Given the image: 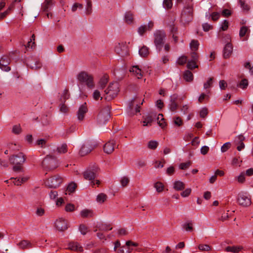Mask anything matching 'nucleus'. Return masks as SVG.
<instances>
[{"label": "nucleus", "instance_id": "9d476101", "mask_svg": "<svg viewBox=\"0 0 253 253\" xmlns=\"http://www.w3.org/2000/svg\"><path fill=\"white\" fill-rule=\"evenodd\" d=\"M97 146V144H92L91 142L84 143L80 150V154L81 156H84L89 153Z\"/></svg>", "mask_w": 253, "mask_h": 253}, {"label": "nucleus", "instance_id": "20e7f679", "mask_svg": "<svg viewBox=\"0 0 253 253\" xmlns=\"http://www.w3.org/2000/svg\"><path fill=\"white\" fill-rule=\"evenodd\" d=\"M119 91V87L118 83L115 82L110 84L108 88L104 91L105 99L108 101L113 99L117 96Z\"/></svg>", "mask_w": 253, "mask_h": 253}, {"label": "nucleus", "instance_id": "c9c22d12", "mask_svg": "<svg viewBox=\"0 0 253 253\" xmlns=\"http://www.w3.org/2000/svg\"><path fill=\"white\" fill-rule=\"evenodd\" d=\"M249 83L248 81L246 79H242L237 86L243 89H245L247 88Z\"/></svg>", "mask_w": 253, "mask_h": 253}, {"label": "nucleus", "instance_id": "603ef678", "mask_svg": "<svg viewBox=\"0 0 253 253\" xmlns=\"http://www.w3.org/2000/svg\"><path fill=\"white\" fill-rule=\"evenodd\" d=\"M187 67L188 69L193 70L196 68H198V65H196V62L189 61L187 63Z\"/></svg>", "mask_w": 253, "mask_h": 253}, {"label": "nucleus", "instance_id": "a19ab883", "mask_svg": "<svg viewBox=\"0 0 253 253\" xmlns=\"http://www.w3.org/2000/svg\"><path fill=\"white\" fill-rule=\"evenodd\" d=\"M11 179H14V178H11ZM28 179L27 178H14V181H13V183L14 184V185H20L22 183H23V182H25V181H27V180Z\"/></svg>", "mask_w": 253, "mask_h": 253}, {"label": "nucleus", "instance_id": "f257e3e1", "mask_svg": "<svg viewBox=\"0 0 253 253\" xmlns=\"http://www.w3.org/2000/svg\"><path fill=\"white\" fill-rule=\"evenodd\" d=\"M11 164L13 165V170L16 172L23 171V164L26 161L25 156L22 153H19L17 155H12L9 158Z\"/></svg>", "mask_w": 253, "mask_h": 253}, {"label": "nucleus", "instance_id": "774afa93", "mask_svg": "<svg viewBox=\"0 0 253 253\" xmlns=\"http://www.w3.org/2000/svg\"><path fill=\"white\" fill-rule=\"evenodd\" d=\"M244 67L245 68L249 69L252 75H253V66H252L249 62L245 63Z\"/></svg>", "mask_w": 253, "mask_h": 253}, {"label": "nucleus", "instance_id": "ea45409f", "mask_svg": "<svg viewBox=\"0 0 253 253\" xmlns=\"http://www.w3.org/2000/svg\"><path fill=\"white\" fill-rule=\"evenodd\" d=\"M154 187L158 192L160 193L164 190V185L162 182H157L154 184Z\"/></svg>", "mask_w": 253, "mask_h": 253}, {"label": "nucleus", "instance_id": "2eb2a0df", "mask_svg": "<svg viewBox=\"0 0 253 253\" xmlns=\"http://www.w3.org/2000/svg\"><path fill=\"white\" fill-rule=\"evenodd\" d=\"M10 58L7 56H3L0 60V69L6 72L10 70V67L8 66L10 63Z\"/></svg>", "mask_w": 253, "mask_h": 253}, {"label": "nucleus", "instance_id": "4c0bfd02", "mask_svg": "<svg viewBox=\"0 0 253 253\" xmlns=\"http://www.w3.org/2000/svg\"><path fill=\"white\" fill-rule=\"evenodd\" d=\"M239 2L243 10L246 11L250 10V6L246 3V0H239Z\"/></svg>", "mask_w": 253, "mask_h": 253}, {"label": "nucleus", "instance_id": "ddd939ff", "mask_svg": "<svg viewBox=\"0 0 253 253\" xmlns=\"http://www.w3.org/2000/svg\"><path fill=\"white\" fill-rule=\"evenodd\" d=\"M138 246V244L137 243L131 241H126V245L121 247L118 250V253H130L132 250L130 249V246L137 247Z\"/></svg>", "mask_w": 253, "mask_h": 253}, {"label": "nucleus", "instance_id": "c03bdc74", "mask_svg": "<svg viewBox=\"0 0 253 253\" xmlns=\"http://www.w3.org/2000/svg\"><path fill=\"white\" fill-rule=\"evenodd\" d=\"M198 249L202 252L209 251L211 249V247L207 244H200Z\"/></svg>", "mask_w": 253, "mask_h": 253}, {"label": "nucleus", "instance_id": "aec40b11", "mask_svg": "<svg viewBox=\"0 0 253 253\" xmlns=\"http://www.w3.org/2000/svg\"><path fill=\"white\" fill-rule=\"evenodd\" d=\"M233 51V46L231 43H227L223 49V57L224 58H228L231 55Z\"/></svg>", "mask_w": 253, "mask_h": 253}, {"label": "nucleus", "instance_id": "338daca9", "mask_svg": "<svg viewBox=\"0 0 253 253\" xmlns=\"http://www.w3.org/2000/svg\"><path fill=\"white\" fill-rule=\"evenodd\" d=\"M203 30L205 32H208L210 30L212 29L213 28V26L208 23H204L202 25Z\"/></svg>", "mask_w": 253, "mask_h": 253}, {"label": "nucleus", "instance_id": "39448f33", "mask_svg": "<svg viewBox=\"0 0 253 253\" xmlns=\"http://www.w3.org/2000/svg\"><path fill=\"white\" fill-rule=\"evenodd\" d=\"M154 42L156 48L160 51L163 47L166 37V34L163 31L158 30L154 34Z\"/></svg>", "mask_w": 253, "mask_h": 253}, {"label": "nucleus", "instance_id": "f3484780", "mask_svg": "<svg viewBox=\"0 0 253 253\" xmlns=\"http://www.w3.org/2000/svg\"><path fill=\"white\" fill-rule=\"evenodd\" d=\"M154 26V23L150 21L147 25H142L138 29V33L142 36L147 31H151Z\"/></svg>", "mask_w": 253, "mask_h": 253}, {"label": "nucleus", "instance_id": "c85d7f7f", "mask_svg": "<svg viewBox=\"0 0 253 253\" xmlns=\"http://www.w3.org/2000/svg\"><path fill=\"white\" fill-rule=\"evenodd\" d=\"M81 215L84 218L92 217L93 215L92 211L87 209L81 211Z\"/></svg>", "mask_w": 253, "mask_h": 253}, {"label": "nucleus", "instance_id": "f704fd0d", "mask_svg": "<svg viewBox=\"0 0 253 253\" xmlns=\"http://www.w3.org/2000/svg\"><path fill=\"white\" fill-rule=\"evenodd\" d=\"M67 145L66 143L62 144L57 148L58 152L60 154L66 153L67 152Z\"/></svg>", "mask_w": 253, "mask_h": 253}, {"label": "nucleus", "instance_id": "bf43d9fd", "mask_svg": "<svg viewBox=\"0 0 253 253\" xmlns=\"http://www.w3.org/2000/svg\"><path fill=\"white\" fill-rule=\"evenodd\" d=\"M65 210L67 212H72L75 210V206L72 204H68L66 205L65 208Z\"/></svg>", "mask_w": 253, "mask_h": 253}, {"label": "nucleus", "instance_id": "7ed1b4c3", "mask_svg": "<svg viewBox=\"0 0 253 253\" xmlns=\"http://www.w3.org/2000/svg\"><path fill=\"white\" fill-rule=\"evenodd\" d=\"M77 79L80 83L84 84L89 88L94 86L93 76L85 71L80 72L78 75Z\"/></svg>", "mask_w": 253, "mask_h": 253}, {"label": "nucleus", "instance_id": "09e8293b", "mask_svg": "<svg viewBox=\"0 0 253 253\" xmlns=\"http://www.w3.org/2000/svg\"><path fill=\"white\" fill-rule=\"evenodd\" d=\"M77 187V185L75 183H70L67 188L66 191L68 192L72 193L75 191L76 188Z\"/></svg>", "mask_w": 253, "mask_h": 253}, {"label": "nucleus", "instance_id": "4468645a", "mask_svg": "<svg viewBox=\"0 0 253 253\" xmlns=\"http://www.w3.org/2000/svg\"><path fill=\"white\" fill-rule=\"evenodd\" d=\"M115 51L122 57L126 56L129 54L127 46L124 43H119L115 47Z\"/></svg>", "mask_w": 253, "mask_h": 253}, {"label": "nucleus", "instance_id": "f8f14e48", "mask_svg": "<svg viewBox=\"0 0 253 253\" xmlns=\"http://www.w3.org/2000/svg\"><path fill=\"white\" fill-rule=\"evenodd\" d=\"M55 226L58 231L63 232L68 228V222L65 219L60 218L55 222Z\"/></svg>", "mask_w": 253, "mask_h": 253}, {"label": "nucleus", "instance_id": "4be33fe9", "mask_svg": "<svg viewBox=\"0 0 253 253\" xmlns=\"http://www.w3.org/2000/svg\"><path fill=\"white\" fill-rule=\"evenodd\" d=\"M130 72H132L138 79H141L142 76V72L141 70L139 68L138 66H133L129 70Z\"/></svg>", "mask_w": 253, "mask_h": 253}, {"label": "nucleus", "instance_id": "9b49d317", "mask_svg": "<svg viewBox=\"0 0 253 253\" xmlns=\"http://www.w3.org/2000/svg\"><path fill=\"white\" fill-rule=\"evenodd\" d=\"M239 204L243 207H248L251 204V199L246 194L239 193L237 199Z\"/></svg>", "mask_w": 253, "mask_h": 253}, {"label": "nucleus", "instance_id": "2f4dec72", "mask_svg": "<svg viewBox=\"0 0 253 253\" xmlns=\"http://www.w3.org/2000/svg\"><path fill=\"white\" fill-rule=\"evenodd\" d=\"M107 198V196L105 194L101 193L97 195L96 198V201L98 203L102 204L106 201Z\"/></svg>", "mask_w": 253, "mask_h": 253}, {"label": "nucleus", "instance_id": "5fc2aeb1", "mask_svg": "<svg viewBox=\"0 0 253 253\" xmlns=\"http://www.w3.org/2000/svg\"><path fill=\"white\" fill-rule=\"evenodd\" d=\"M42 64L39 61H36L34 63H32L30 64V67L32 69L37 70L41 68Z\"/></svg>", "mask_w": 253, "mask_h": 253}, {"label": "nucleus", "instance_id": "58836bf2", "mask_svg": "<svg viewBox=\"0 0 253 253\" xmlns=\"http://www.w3.org/2000/svg\"><path fill=\"white\" fill-rule=\"evenodd\" d=\"M158 142L157 141L151 140L148 143V148L150 149L155 150L158 146Z\"/></svg>", "mask_w": 253, "mask_h": 253}, {"label": "nucleus", "instance_id": "37998d69", "mask_svg": "<svg viewBox=\"0 0 253 253\" xmlns=\"http://www.w3.org/2000/svg\"><path fill=\"white\" fill-rule=\"evenodd\" d=\"M86 14L90 15L92 12V2L90 0H86Z\"/></svg>", "mask_w": 253, "mask_h": 253}, {"label": "nucleus", "instance_id": "473e14b6", "mask_svg": "<svg viewBox=\"0 0 253 253\" xmlns=\"http://www.w3.org/2000/svg\"><path fill=\"white\" fill-rule=\"evenodd\" d=\"M157 121L158 124L162 128H164L166 126V123L164 120V118L162 114H159L158 115L157 117Z\"/></svg>", "mask_w": 253, "mask_h": 253}, {"label": "nucleus", "instance_id": "0e129e2a", "mask_svg": "<svg viewBox=\"0 0 253 253\" xmlns=\"http://www.w3.org/2000/svg\"><path fill=\"white\" fill-rule=\"evenodd\" d=\"M208 109L206 107L203 108L200 112V117L203 118H205L207 116V115H208Z\"/></svg>", "mask_w": 253, "mask_h": 253}, {"label": "nucleus", "instance_id": "b1692460", "mask_svg": "<svg viewBox=\"0 0 253 253\" xmlns=\"http://www.w3.org/2000/svg\"><path fill=\"white\" fill-rule=\"evenodd\" d=\"M175 19H172L171 21L169 23L168 26L171 35H177L178 33L177 27L174 24Z\"/></svg>", "mask_w": 253, "mask_h": 253}, {"label": "nucleus", "instance_id": "69168bd1", "mask_svg": "<svg viewBox=\"0 0 253 253\" xmlns=\"http://www.w3.org/2000/svg\"><path fill=\"white\" fill-rule=\"evenodd\" d=\"M118 234L119 236H126L128 234V232L125 228H121L118 229Z\"/></svg>", "mask_w": 253, "mask_h": 253}, {"label": "nucleus", "instance_id": "1a4fd4ad", "mask_svg": "<svg viewBox=\"0 0 253 253\" xmlns=\"http://www.w3.org/2000/svg\"><path fill=\"white\" fill-rule=\"evenodd\" d=\"M84 177L86 180L91 181V184L92 187L95 185V183L93 181L97 176V170L94 169H87L83 173Z\"/></svg>", "mask_w": 253, "mask_h": 253}, {"label": "nucleus", "instance_id": "6e6552de", "mask_svg": "<svg viewBox=\"0 0 253 253\" xmlns=\"http://www.w3.org/2000/svg\"><path fill=\"white\" fill-rule=\"evenodd\" d=\"M62 181L63 179L61 176L56 175L48 178L45 183L49 188H56L59 186Z\"/></svg>", "mask_w": 253, "mask_h": 253}, {"label": "nucleus", "instance_id": "393cba45", "mask_svg": "<svg viewBox=\"0 0 253 253\" xmlns=\"http://www.w3.org/2000/svg\"><path fill=\"white\" fill-rule=\"evenodd\" d=\"M243 249L242 246H228L226 248L225 251L227 252H232L237 253Z\"/></svg>", "mask_w": 253, "mask_h": 253}, {"label": "nucleus", "instance_id": "864d4df0", "mask_svg": "<svg viewBox=\"0 0 253 253\" xmlns=\"http://www.w3.org/2000/svg\"><path fill=\"white\" fill-rule=\"evenodd\" d=\"M129 182V179L126 176L123 177L120 180L121 184L123 187L126 186L128 184Z\"/></svg>", "mask_w": 253, "mask_h": 253}, {"label": "nucleus", "instance_id": "49530a36", "mask_svg": "<svg viewBox=\"0 0 253 253\" xmlns=\"http://www.w3.org/2000/svg\"><path fill=\"white\" fill-rule=\"evenodd\" d=\"M9 149L12 151H16L19 150L20 146L15 143H9L7 145Z\"/></svg>", "mask_w": 253, "mask_h": 253}, {"label": "nucleus", "instance_id": "bb28decb", "mask_svg": "<svg viewBox=\"0 0 253 253\" xmlns=\"http://www.w3.org/2000/svg\"><path fill=\"white\" fill-rule=\"evenodd\" d=\"M125 22L128 24H131L133 22V15L130 11H127L125 15Z\"/></svg>", "mask_w": 253, "mask_h": 253}, {"label": "nucleus", "instance_id": "de8ad7c7", "mask_svg": "<svg viewBox=\"0 0 253 253\" xmlns=\"http://www.w3.org/2000/svg\"><path fill=\"white\" fill-rule=\"evenodd\" d=\"M182 227L186 231H192L193 229V224L191 222L185 223L182 225Z\"/></svg>", "mask_w": 253, "mask_h": 253}, {"label": "nucleus", "instance_id": "5701e85b", "mask_svg": "<svg viewBox=\"0 0 253 253\" xmlns=\"http://www.w3.org/2000/svg\"><path fill=\"white\" fill-rule=\"evenodd\" d=\"M53 4L52 0H45L42 4V9L43 11L48 12Z\"/></svg>", "mask_w": 253, "mask_h": 253}, {"label": "nucleus", "instance_id": "cd10ccee", "mask_svg": "<svg viewBox=\"0 0 253 253\" xmlns=\"http://www.w3.org/2000/svg\"><path fill=\"white\" fill-rule=\"evenodd\" d=\"M185 184L180 181H176L173 183V188L176 191H181L184 189Z\"/></svg>", "mask_w": 253, "mask_h": 253}, {"label": "nucleus", "instance_id": "7c9ffc66", "mask_svg": "<svg viewBox=\"0 0 253 253\" xmlns=\"http://www.w3.org/2000/svg\"><path fill=\"white\" fill-rule=\"evenodd\" d=\"M109 77L107 75H104L100 80L99 85L101 88H104L108 82Z\"/></svg>", "mask_w": 253, "mask_h": 253}, {"label": "nucleus", "instance_id": "72a5a7b5", "mask_svg": "<svg viewBox=\"0 0 253 253\" xmlns=\"http://www.w3.org/2000/svg\"><path fill=\"white\" fill-rule=\"evenodd\" d=\"M199 43L197 40H193L190 42V46L193 51H196L199 47Z\"/></svg>", "mask_w": 253, "mask_h": 253}, {"label": "nucleus", "instance_id": "6e6d98bb", "mask_svg": "<svg viewBox=\"0 0 253 253\" xmlns=\"http://www.w3.org/2000/svg\"><path fill=\"white\" fill-rule=\"evenodd\" d=\"M79 230L82 235H84L88 232V228L85 225L81 224L79 226Z\"/></svg>", "mask_w": 253, "mask_h": 253}, {"label": "nucleus", "instance_id": "423d86ee", "mask_svg": "<svg viewBox=\"0 0 253 253\" xmlns=\"http://www.w3.org/2000/svg\"><path fill=\"white\" fill-rule=\"evenodd\" d=\"M111 107L106 106L104 107L97 116V122L100 125L106 124L110 118Z\"/></svg>", "mask_w": 253, "mask_h": 253}, {"label": "nucleus", "instance_id": "f03ea898", "mask_svg": "<svg viewBox=\"0 0 253 253\" xmlns=\"http://www.w3.org/2000/svg\"><path fill=\"white\" fill-rule=\"evenodd\" d=\"M192 0L188 2L184 7L182 11L180 21L184 24H188L192 21L193 18V4L192 3Z\"/></svg>", "mask_w": 253, "mask_h": 253}, {"label": "nucleus", "instance_id": "dca6fc26", "mask_svg": "<svg viewBox=\"0 0 253 253\" xmlns=\"http://www.w3.org/2000/svg\"><path fill=\"white\" fill-rule=\"evenodd\" d=\"M87 112V108L86 103L82 105L79 109L77 113L78 119L79 121H83L84 117V115Z\"/></svg>", "mask_w": 253, "mask_h": 253}, {"label": "nucleus", "instance_id": "052dcab7", "mask_svg": "<svg viewBox=\"0 0 253 253\" xmlns=\"http://www.w3.org/2000/svg\"><path fill=\"white\" fill-rule=\"evenodd\" d=\"M12 132L16 134H18L21 132V128L19 125H15L12 128Z\"/></svg>", "mask_w": 253, "mask_h": 253}, {"label": "nucleus", "instance_id": "a18cd8bd", "mask_svg": "<svg viewBox=\"0 0 253 253\" xmlns=\"http://www.w3.org/2000/svg\"><path fill=\"white\" fill-rule=\"evenodd\" d=\"M192 162L189 161L186 163H182L179 165V169L182 170H185L189 168L191 165Z\"/></svg>", "mask_w": 253, "mask_h": 253}, {"label": "nucleus", "instance_id": "680f3d73", "mask_svg": "<svg viewBox=\"0 0 253 253\" xmlns=\"http://www.w3.org/2000/svg\"><path fill=\"white\" fill-rule=\"evenodd\" d=\"M248 28L246 26H243L241 28L239 32V36L240 37H243L246 34Z\"/></svg>", "mask_w": 253, "mask_h": 253}, {"label": "nucleus", "instance_id": "a211bd4d", "mask_svg": "<svg viewBox=\"0 0 253 253\" xmlns=\"http://www.w3.org/2000/svg\"><path fill=\"white\" fill-rule=\"evenodd\" d=\"M115 142L114 140L109 141L104 146V151L107 154H111L114 150Z\"/></svg>", "mask_w": 253, "mask_h": 253}, {"label": "nucleus", "instance_id": "a878e982", "mask_svg": "<svg viewBox=\"0 0 253 253\" xmlns=\"http://www.w3.org/2000/svg\"><path fill=\"white\" fill-rule=\"evenodd\" d=\"M183 79L188 82H191L193 80V75L189 70L185 71L183 73Z\"/></svg>", "mask_w": 253, "mask_h": 253}, {"label": "nucleus", "instance_id": "e2e57ef3", "mask_svg": "<svg viewBox=\"0 0 253 253\" xmlns=\"http://www.w3.org/2000/svg\"><path fill=\"white\" fill-rule=\"evenodd\" d=\"M169 108L171 111H175L178 108V104L177 102H170L169 105Z\"/></svg>", "mask_w": 253, "mask_h": 253}, {"label": "nucleus", "instance_id": "4d7b16f0", "mask_svg": "<svg viewBox=\"0 0 253 253\" xmlns=\"http://www.w3.org/2000/svg\"><path fill=\"white\" fill-rule=\"evenodd\" d=\"M35 39V36L34 35H33L31 38L30 39V41L28 42L26 47H28V48L31 47V48H32L34 46V45H35V42H34Z\"/></svg>", "mask_w": 253, "mask_h": 253}, {"label": "nucleus", "instance_id": "13d9d810", "mask_svg": "<svg viewBox=\"0 0 253 253\" xmlns=\"http://www.w3.org/2000/svg\"><path fill=\"white\" fill-rule=\"evenodd\" d=\"M231 144L230 142L224 143L221 148V151L222 153L226 152L230 147Z\"/></svg>", "mask_w": 253, "mask_h": 253}, {"label": "nucleus", "instance_id": "c756f323", "mask_svg": "<svg viewBox=\"0 0 253 253\" xmlns=\"http://www.w3.org/2000/svg\"><path fill=\"white\" fill-rule=\"evenodd\" d=\"M139 55L143 57L147 56L149 54V48L146 46H143L139 50Z\"/></svg>", "mask_w": 253, "mask_h": 253}, {"label": "nucleus", "instance_id": "8fccbe9b", "mask_svg": "<svg viewBox=\"0 0 253 253\" xmlns=\"http://www.w3.org/2000/svg\"><path fill=\"white\" fill-rule=\"evenodd\" d=\"M156 117V114H153L147 116L144 119L146 120L147 123H149V125L151 126L152 122L153 121Z\"/></svg>", "mask_w": 253, "mask_h": 253}, {"label": "nucleus", "instance_id": "412c9836", "mask_svg": "<svg viewBox=\"0 0 253 253\" xmlns=\"http://www.w3.org/2000/svg\"><path fill=\"white\" fill-rule=\"evenodd\" d=\"M17 246L21 249H29L33 247V244L28 240H22L17 244Z\"/></svg>", "mask_w": 253, "mask_h": 253}, {"label": "nucleus", "instance_id": "6ab92c4d", "mask_svg": "<svg viewBox=\"0 0 253 253\" xmlns=\"http://www.w3.org/2000/svg\"><path fill=\"white\" fill-rule=\"evenodd\" d=\"M67 249L73 251L78 252H83V247L78 242H73L69 243L68 244V247Z\"/></svg>", "mask_w": 253, "mask_h": 253}, {"label": "nucleus", "instance_id": "79ce46f5", "mask_svg": "<svg viewBox=\"0 0 253 253\" xmlns=\"http://www.w3.org/2000/svg\"><path fill=\"white\" fill-rule=\"evenodd\" d=\"M69 97L70 94L68 90L67 89H64L60 99L61 102H65L67 99H69Z\"/></svg>", "mask_w": 253, "mask_h": 253}, {"label": "nucleus", "instance_id": "e433bc0d", "mask_svg": "<svg viewBox=\"0 0 253 253\" xmlns=\"http://www.w3.org/2000/svg\"><path fill=\"white\" fill-rule=\"evenodd\" d=\"M163 4L165 9H170L173 5L172 0H164Z\"/></svg>", "mask_w": 253, "mask_h": 253}, {"label": "nucleus", "instance_id": "3c124183", "mask_svg": "<svg viewBox=\"0 0 253 253\" xmlns=\"http://www.w3.org/2000/svg\"><path fill=\"white\" fill-rule=\"evenodd\" d=\"M187 60V58L186 56H182L180 57H179L177 61V63L180 65H183L185 64Z\"/></svg>", "mask_w": 253, "mask_h": 253}, {"label": "nucleus", "instance_id": "0eeeda50", "mask_svg": "<svg viewBox=\"0 0 253 253\" xmlns=\"http://www.w3.org/2000/svg\"><path fill=\"white\" fill-rule=\"evenodd\" d=\"M42 166L48 170H52L58 167L57 159L51 156H47L42 161Z\"/></svg>", "mask_w": 253, "mask_h": 253}]
</instances>
